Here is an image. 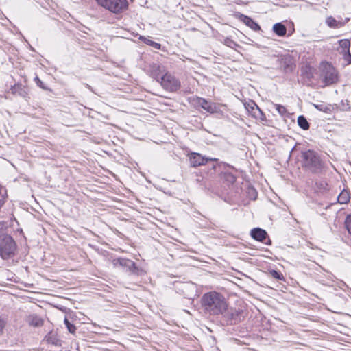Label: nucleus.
Wrapping results in <instances>:
<instances>
[{
    "label": "nucleus",
    "mask_w": 351,
    "mask_h": 351,
    "mask_svg": "<svg viewBox=\"0 0 351 351\" xmlns=\"http://www.w3.org/2000/svg\"><path fill=\"white\" fill-rule=\"evenodd\" d=\"M202 306L210 315H218L226 310L227 302L224 296L216 291L203 295L201 299Z\"/></svg>",
    "instance_id": "obj_1"
},
{
    "label": "nucleus",
    "mask_w": 351,
    "mask_h": 351,
    "mask_svg": "<svg viewBox=\"0 0 351 351\" xmlns=\"http://www.w3.org/2000/svg\"><path fill=\"white\" fill-rule=\"evenodd\" d=\"M303 166L313 173H321L324 169V162L319 155L313 150L308 149L302 153Z\"/></svg>",
    "instance_id": "obj_2"
},
{
    "label": "nucleus",
    "mask_w": 351,
    "mask_h": 351,
    "mask_svg": "<svg viewBox=\"0 0 351 351\" xmlns=\"http://www.w3.org/2000/svg\"><path fill=\"white\" fill-rule=\"evenodd\" d=\"M95 1L99 5L115 14H119L123 13V12L128 10L129 5L127 0Z\"/></svg>",
    "instance_id": "obj_3"
},
{
    "label": "nucleus",
    "mask_w": 351,
    "mask_h": 351,
    "mask_svg": "<svg viewBox=\"0 0 351 351\" xmlns=\"http://www.w3.org/2000/svg\"><path fill=\"white\" fill-rule=\"evenodd\" d=\"M16 243L11 236H5L0 242V256L8 260L15 255Z\"/></svg>",
    "instance_id": "obj_4"
},
{
    "label": "nucleus",
    "mask_w": 351,
    "mask_h": 351,
    "mask_svg": "<svg viewBox=\"0 0 351 351\" xmlns=\"http://www.w3.org/2000/svg\"><path fill=\"white\" fill-rule=\"evenodd\" d=\"M322 76L326 85L335 84L338 81L337 71L328 62L322 64Z\"/></svg>",
    "instance_id": "obj_5"
},
{
    "label": "nucleus",
    "mask_w": 351,
    "mask_h": 351,
    "mask_svg": "<svg viewBox=\"0 0 351 351\" xmlns=\"http://www.w3.org/2000/svg\"><path fill=\"white\" fill-rule=\"evenodd\" d=\"M242 313V310L228 307L227 304L226 310L223 311V313H221V315H222L228 324H235L241 322Z\"/></svg>",
    "instance_id": "obj_6"
},
{
    "label": "nucleus",
    "mask_w": 351,
    "mask_h": 351,
    "mask_svg": "<svg viewBox=\"0 0 351 351\" xmlns=\"http://www.w3.org/2000/svg\"><path fill=\"white\" fill-rule=\"evenodd\" d=\"M161 86L169 92H176L180 87V81L170 73H166L160 77Z\"/></svg>",
    "instance_id": "obj_7"
},
{
    "label": "nucleus",
    "mask_w": 351,
    "mask_h": 351,
    "mask_svg": "<svg viewBox=\"0 0 351 351\" xmlns=\"http://www.w3.org/2000/svg\"><path fill=\"white\" fill-rule=\"evenodd\" d=\"M189 161L191 167H196L206 165L208 161H217V158H206L202 154L196 152H192L189 154Z\"/></svg>",
    "instance_id": "obj_8"
},
{
    "label": "nucleus",
    "mask_w": 351,
    "mask_h": 351,
    "mask_svg": "<svg viewBox=\"0 0 351 351\" xmlns=\"http://www.w3.org/2000/svg\"><path fill=\"white\" fill-rule=\"evenodd\" d=\"M195 104L210 113L217 112L219 110L217 104L208 101L202 97H197Z\"/></svg>",
    "instance_id": "obj_9"
},
{
    "label": "nucleus",
    "mask_w": 351,
    "mask_h": 351,
    "mask_svg": "<svg viewBox=\"0 0 351 351\" xmlns=\"http://www.w3.org/2000/svg\"><path fill=\"white\" fill-rule=\"evenodd\" d=\"M112 263L115 267H117V265H120L125 268H128L132 273H134L135 271L136 270L134 262L130 259L123 258H114L112 261Z\"/></svg>",
    "instance_id": "obj_10"
},
{
    "label": "nucleus",
    "mask_w": 351,
    "mask_h": 351,
    "mask_svg": "<svg viewBox=\"0 0 351 351\" xmlns=\"http://www.w3.org/2000/svg\"><path fill=\"white\" fill-rule=\"evenodd\" d=\"M239 18L242 22H243L247 27H250L254 31H258L261 29L259 25L256 23L250 17L245 16L244 14H241Z\"/></svg>",
    "instance_id": "obj_11"
},
{
    "label": "nucleus",
    "mask_w": 351,
    "mask_h": 351,
    "mask_svg": "<svg viewBox=\"0 0 351 351\" xmlns=\"http://www.w3.org/2000/svg\"><path fill=\"white\" fill-rule=\"evenodd\" d=\"M250 234L253 239L261 242H263L267 237L266 231L259 228L252 229Z\"/></svg>",
    "instance_id": "obj_12"
},
{
    "label": "nucleus",
    "mask_w": 351,
    "mask_h": 351,
    "mask_svg": "<svg viewBox=\"0 0 351 351\" xmlns=\"http://www.w3.org/2000/svg\"><path fill=\"white\" fill-rule=\"evenodd\" d=\"M26 321L29 326L34 327H40L43 324V319L36 314H32L27 316Z\"/></svg>",
    "instance_id": "obj_13"
},
{
    "label": "nucleus",
    "mask_w": 351,
    "mask_h": 351,
    "mask_svg": "<svg viewBox=\"0 0 351 351\" xmlns=\"http://www.w3.org/2000/svg\"><path fill=\"white\" fill-rule=\"evenodd\" d=\"M281 66L285 72H291L293 70V60L290 56L284 57L281 60Z\"/></svg>",
    "instance_id": "obj_14"
},
{
    "label": "nucleus",
    "mask_w": 351,
    "mask_h": 351,
    "mask_svg": "<svg viewBox=\"0 0 351 351\" xmlns=\"http://www.w3.org/2000/svg\"><path fill=\"white\" fill-rule=\"evenodd\" d=\"M45 339L48 343L56 346H61V340L58 338L56 333L50 332L45 336Z\"/></svg>",
    "instance_id": "obj_15"
},
{
    "label": "nucleus",
    "mask_w": 351,
    "mask_h": 351,
    "mask_svg": "<svg viewBox=\"0 0 351 351\" xmlns=\"http://www.w3.org/2000/svg\"><path fill=\"white\" fill-rule=\"evenodd\" d=\"M164 71L163 66L158 64H154L152 66V75L156 78L158 82H160L161 76L164 75Z\"/></svg>",
    "instance_id": "obj_16"
},
{
    "label": "nucleus",
    "mask_w": 351,
    "mask_h": 351,
    "mask_svg": "<svg viewBox=\"0 0 351 351\" xmlns=\"http://www.w3.org/2000/svg\"><path fill=\"white\" fill-rule=\"evenodd\" d=\"M273 31L279 36H283L287 33L286 27L281 23H278L274 25Z\"/></svg>",
    "instance_id": "obj_17"
},
{
    "label": "nucleus",
    "mask_w": 351,
    "mask_h": 351,
    "mask_svg": "<svg viewBox=\"0 0 351 351\" xmlns=\"http://www.w3.org/2000/svg\"><path fill=\"white\" fill-rule=\"evenodd\" d=\"M326 23L328 25V27L331 28H339L342 26H343L344 23L337 21L335 18L332 16H328L326 18Z\"/></svg>",
    "instance_id": "obj_18"
},
{
    "label": "nucleus",
    "mask_w": 351,
    "mask_h": 351,
    "mask_svg": "<svg viewBox=\"0 0 351 351\" xmlns=\"http://www.w3.org/2000/svg\"><path fill=\"white\" fill-rule=\"evenodd\" d=\"M339 44L341 48L340 53L347 52L350 50V42L348 39H342L339 41Z\"/></svg>",
    "instance_id": "obj_19"
},
{
    "label": "nucleus",
    "mask_w": 351,
    "mask_h": 351,
    "mask_svg": "<svg viewBox=\"0 0 351 351\" xmlns=\"http://www.w3.org/2000/svg\"><path fill=\"white\" fill-rule=\"evenodd\" d=\"M298 125L303 130H308L309 128L308 122L307 121L306 119L302 115L298 117Z\"/></svg>",
    "instance_id": "obj_20"
},
{
    "label": "nucleus",
    "mask_w": 351,
    "mask_h": 351,
    "mask_svg": "<svg viewBox=\"0 0 351 351\" xmlns=\"http://www.w3.org/2000/svg\"><path fill=\"white\" fill-rule=\"evenodd\" d=\"M140 38L144 41L147 45L153 47L156 49H160L161 48V45L160 43L152 41L148 38L141 36Z\"/></svg>",
    "instance_id": "obj_21"
},
{
    "label": "nucleus",
    "mask_w": 351,
    "mask_h": 351,
    "mask_svg": "<svg viewBox=\"0 0 351 351\" xmlns=\"http://www.w3.org/2000/svg\"><path fill=\"white\" fill-rule=\"evenodd\" d=\"M5 236H10L6 233V223L5 222L0 223V242Z\"/></svg>",
    "instance_id": "obj_22"
},
{
    "label": "nucleus",
    "mask_w": 351,
    "mask_h": 351,
    "mask_svg": "<svg viewBox=\"0 0 351 351\" xmlns=\"http://www.w3.org/2000/svg\"><path fill=\"white\" fill-rule=\"evenodd\" d=\"M223 178L226 182L231 184L234 183V182L236 181V177L230 173H224Z\"/></svg>",
    "instance_id": "obj_23"
},
{
    "label": "nucleus",
    "mask_w": 351,
    "mask_h": 351,
    "mask_svg": "<svg viewBox=\"0 0 351 351\" xmlns=\"http://www.w3.org/2000/svg\"><path fill=\"white\" fill-rule=\"evenodd\" d=\"M275 109L278 111V112L282 115L284 116L287 113V110L285 106L280 104H274Z\"/></svg>",
    "instance_id": "obj_24"
},
{
    "label": "nucleus",
    "mask_w": 351,
    "mask_h": 351,
    "mask_svg": "<svg viewBox=\"0 0 351 351\" xmlns=\"http://www.w3.org/2000/svg\"><path fill=\"white\" fill-rule=\"evenodd\" d=\"M269 275L270 276H271L272 278H275V279H278V280H283L284 279V277H283V275L280 273V272H278L276 270H270L269 271Z\"/></svg>",
    "instance_id": "obj_25"
},
{
    "label": "nucleus",
    "mask_w": 351,
    "mask_h": 351,
    "mask_svg": "<svg viewBox=\"0 0 351 351\" xmlns=\"http://www.w3.org/2000/svg\"><path fill=\"white\" fill-rule=\"evenodd\" d=\"M64 322L69 332L74 334L76 330V327L70 323L67 318H65Z\"/></svg>",
    "instance_id": "obj_26"
},
{
    "label": "nucleus",
    "mask_w": 351,
    "mask_h": 351,
    "mask_svg": "<svg viewBox=\"0 0 351 351\" xmlns=\"http://www.w3.org/2000/svg\"><path fill=\"white\" fill-rule=\"evenodd\" d=\"M338 200L341 204L346 203L349 200L347 193L342 192L338 197Z\"/></svg>",
    "instance_id": "obj_27"
},
{
    "label": "nucleus",
    "mask_w": 351,
    "mask_h": 351,
    "mask_svg": "<svg viewBox=\"0 0 351 351\" xmlns=\"http://www.w3.org/2000/svg\"><path fill=\"white\" fill-rule=\"evenodd\" d=\"M3 189L0 185V208L3 206V205L5 203V197H6V193L5 191L3 192Z\"/></svg>",
    "instance_id": "obj_28"
},
{
    "label": "nucleus",
    "mask_w": 351,
    "mask_h": 351,
    "mask_svg": "<svg viewBox=\"0 0 351 351\" xmlns=\"http://www.w3.org/2000/svg\"><path fill=\"white\" fill-rule=\"evenodd\" d=\"M7 319L5 317L0 315V335L3 334V330L6 326Z\"/></svg>",
    "instance_id": "obj_29"
},
{
    "label": "nucleus",
    "mask_w": 351,
    "mask_h": 351,
    "mask_svg": "<svg viewBox=\"0 0 351 351\" xmlns=\"http://www.w3.org/2000/svg\"><path fill=\"white\" fill-rule=\"evenodd\" d=\"M345 224L348 232L351 235V215L347 216Z\"/></svg>",
    "instance_id": "obj_30"
},
{
    "label": "nucleus",
    "mask_w": 351,
    "mask_h": 351,
    "mask_svg": "<svg viewBox=\"0 0 351 351\" xmlns=\"http://www.w3.org/2000/svg\"><path fill=\"white\" fill-rule=\"evenodd\" d=\"M343 56L344 60L348 63L351 64V53L350 52V50L348 51V53L347 52H343L341 53Z\"/></svg>",
    "instance_id": "obj_31"
},
{
    "label": "nucleus",
    "mask_w": 351,
    "mask_h": 351,
    "mask_svg": "<svg viewBox=\"0 0 351 351\" xmlns=\"http://www.w3.org/2000/svg\"><path fill=\"white\" fill-rule=\"evenodd\" d=\"M34 80L39 87L42 88L43 89H45V88L43 86V82L38 78V77H36Z\"/></svg>",
    "instance_id": "obj_32"
},
{
    "label": "nucleus",
    "mask_w": 351,
    "mask_h": 351,
    "mask_svg": "<svg viewBox=\"0 0 351 351\" xmlns=\"http://www.w3.org/2000/svg\"><path fill=\"white\" fill-rule=\"evenodd\" d=\"M254 106H256V110H258L259 113H261V111L260 110V109H259V108L258 107V106H257V105H256L255 104H254Z\"/></svg>",
    "instance_id": "obj_33"
},
{
    "label": "nucleus",
    "mask_w": 351,
    "mask_h": 351,
    "mask_svg": "<svg viewBox=\"0 0 351 351\" xmlns=\"http://www.w3.org/2000/svg\"><path fill=\"white\" fill-rule=\"evenodd\" d=\"M315 107L317 108V109H319L320 110H322L321 108H319L318 106H315Z\"/></svg>",
    "instance_id": "obj_34"
}]
</instances>
